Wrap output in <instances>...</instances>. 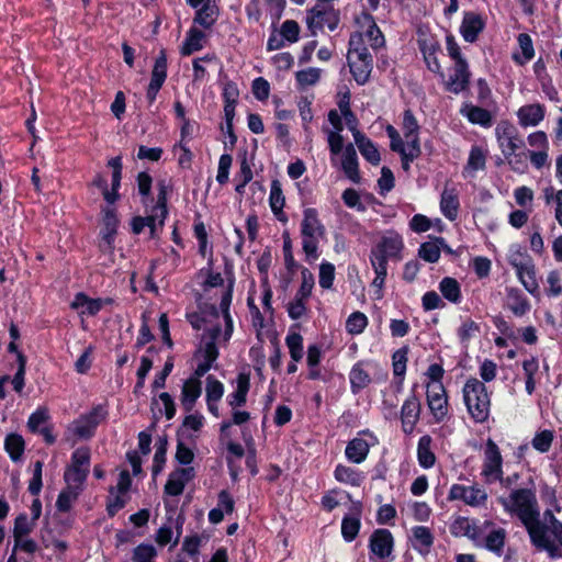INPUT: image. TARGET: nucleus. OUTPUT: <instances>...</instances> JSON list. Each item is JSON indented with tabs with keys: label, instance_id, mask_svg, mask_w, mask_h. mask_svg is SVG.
<instances>
[{
	"label": "nucleus",
	"instance_id": "6ab92c4d",
	"mask_svg": "<svg viewBox=\"0 0 562 562\" xmlns=\"http://www.w3.org/2000/svg\"><path fill=\"white\" fill-rule=\"evenodd\" d=\"M540 533L546 544L532 543L540 550L547 551L551 557H555L560 548H562V522L543 526L539 521Z\"/></svg>",
	"mask_w": 562,
	"mask_h": 562
},
{
	"label": "nucleus",
	"instance_id": "cd10ccee",
	"mask_svg": "<svg viewBox=\"0 0 562 562\" xmlns=\"http://www.w3.org/2000/svg\"><path fill=\"white\" fill-rule=\"evenodd\" d=\"M517 277L525 289L532 295H537L539 291L536 278L535 266L531 261L515 262Z\"/></svg>",
	"mask_w": 562,
	"mask_h": 562
},
{
	"label": "nucleus",
	"instance_id": "864d4df0",
	"mask_svg": "<svg viewBox=\"0 0 562 562\" xmlns=\"http://www.w3.org/2000/svg\"><path fill=\"white\" fill-rule=\"evenodd\" d=\"M322 76V70L319 68L310 67L306 69L299 70L295 74V80L299 89L303 90L307 87L315 86Z\"/></svg>",
	"mask_w": 562,
	"mask_h": 562
},
{
	"label": "nucleus",
	"instance_id": "473e14b6",
	"mask_svg": "<svg viewBox=\"0 0 562 562\" xmlns=\"http://www.w3.org/2000/svg\"><path fill=\"white\" fill-rule=\"evenodd\" d=\"M108 302V300L91 299L83 293H78L72 300L70 306L74 310H77L81 315L93 316Z\"/></svg>",
	"mask_w": 562,
	"mask_h": 562
},
{
	"label": "nucleus",
	"instance_id": "ea45409f",
	"mask_svg": "<svg viewBox=\"0 0 562 562\" xmlns=\"http://www.w3.org/2000/svg\"><path fill=\"white\" fill-rule=\"evenodd\" d=\"M334 477L336 481L351 486H360L366 479L362 472L344 464H338L335 468Z\"/></svg>",
	"mask_w": 562,
	"mask_h": 562
},
{
	"label": "nucleus",
	"instance_id": "0e129e2a",
	"mask_svg": "<svg viewBox=\"0 0 562 562\" xmlns=\"http://www.w3.org/2000/svg\"><path fill=\"white\" fill-rule=\"evenodd\" d=\"M553 438V431L544 429L535 435L531 445L535 450H537L540 453H544L550 450Z\"/></svg>",
	"mask_w": 562,
	"mask_h": 562
},
{
	"label": "nucleus",
	"instance_id": "4468645a",
	"mask_svg": "<svg viewBox=\"0 0 562 562\" xmlns=\"http://www.w3.org/2000/svg\"><path fill=\"white\" fill-rule=\"evenodd\" d=\"M378 443L376 437L368 431H360L346 447V458L352 463H362L370 451L371 447Z\"/></svg>",
	"mask_w": 562,
	"mask_h": 562
},
{
	"label": "nucleus",
	"instance_id": "dca6fc26",
	"mask_svg": "<svg viewBox=\"0 0 562 562\" xmlns=\"http://www.w3.org/2000/svg\"><path fill=\"white\" fill-rule=\"evenodd\" d=\"M119 217L115 207L102 209V228L100 232V247L103 251H112L119 227Z\"/></svg>",
	"mask_w": 562,
	"mask_h": 562
},
{
	"label": "nucleus",
	"instance_id": "0eeeda50",
	"mask_svg": "<svg viewBox=\"0 0 562 562\" xmlns=\"http://www.w3.org/2000/svg\"><path fill=\"white\" fill-rule=\"evenodd\" d=\"M348 65L355 80L364 85L372 70V58L368 47L362 45V34H352L349 40Z\"/></svg>",
	"mask_w": 562,
	"mask_h": 562
},
{
	"label": "nucleus",
	"instance_id": "1a4fd4ad",
	"mask_svg": "<svg viewBox=\"0 0 562 562\" xmlns=\"http://www.w3.org/2000/svg\"><path fill=\"white\" fill-rule=\"evenodd\" d=\"M106 411L99 405L86 415L74 420L66 430L65 438L75 445L79 440H87L94 435L98 425L105 419Z\"/></svg>",
	"mask_w": 562,
	"mask_h": 562
},
{
	"label": "nucleus",
	"instance_id": "f3484780",
	"mask_svg": "<svg viewBox=\"0 0 562 562\" xmlns=\"http://www.w3.org/2000/svg\"><path fill=\"white\" fill-rule=\"evenodd\" d=\"M427 406L436 422H442L449 412L448 395L445 387L435 385L426 390Z\"/></svg>",
	"mask_w": 562,
	"mask_h": 562
},
{
	"label": "nucleus",
	"instance_id": "423d86ee",
	"mask_svg": "<svg viewBox=\"0 0 562 562\" xmlns=\"http://www.w3.org/2000/svg\"><path fill=\"white\" fill-rule=\"evenodd\" d=\"M463 401L468 413L475 423H484L490 416L491 395L485 384L471 378L467 380L462 389Z\"/></svg>",
	"mask_w": 562,
	"mask_h": 562
},
{
	"label": "nucleus",
	"instance_id": "f704fd0d",
	"mask_svg": "<svg viewBox=\"0 0 562 562\" xmlns=\"http://www.w3.org/2000/svg\"><path fill=\"white\" fill-rule=\"evenodd\" d=\"M349 381L351 392L353 394L359 393L361 390L367 387L371 382V376L366 368V363L360 361L357 362L350 370Z\"/></svg>",
	"mask_w": 562,
	"mask_h": 562
},
{
	"label": "nucleus",
	"instance_id": "2eb2a0df",
	"mask_svg": "<svg viewBox=\"0 0 562 562\" xmlns=\"http://www.w3.org/2000/svg\"><path fill=\"white\" fill-rule=\"evenodd\" d=\"M356 23L358 25V31L353 34H362V45L367 42L369 46L374 49L384 45V36L372 15L367 12H362L357 16Z\"/></svg>",
	"mask_w": 562,
	"mask_h": 562
},
{
	"label": "nucleus",
	"instance_id": "49530a36",
	"mask_svg": "<svg viewBox=\"0 0 562 562\" xmlns=\"http://www.w3.org/2000/svg\"><path fill=\"white\" fill-rule=\"evenodd\" d=\"M460 112L473 124H479L484 127H488L492 124L491 113L480 106L467 104Z\"/></svg>",
	"mask_w": 562,
	"mask_h": 562
},
{
	"label": "nucleus",
	"instance_id": "13d9d810",
	"mask_svg": "<svg viewBox=\"0 0 562 562\" xmlns=\"http://www.w3.org/2000/svg\"><path fill=\"white\" fill-rule=\"evenodd\" d=\"M4 447L10 458L18 461L24 451V440L20 435L10 434L5 438Z\"/></svg>",
	"mask_w": 562,
	"mask_h": 562
},
{
	"label": "nucleus",
	"instance_id": "338daca9",
	"mask_svg": "<svg viewBox=\"0 0 562 562\" xmlns=\"http://www.w3.org/2000/svg\"><path fill=\"white\" fill-rule=\"evenodd\" d=\"M547 203H554L555 220L562 226V190H554L552 187L543 191Z\"/></svg>",
	"mask_w": 562,
	"mask_h": 562
},
{
	"label": "nucleus",
	"instance_id": "79ce46f5",
	"mask_svg": "<svg viewBox=\"0 0 562 562\" xmlns=\"http://www.w3.org/2000/svg\"><path fill=\"white\" fill-rule=\"evenodd\" d=\"M438 289L443 299L452 304H459L462 300V292L460 283L451 277H445L438 285Z\"/></svg>",
	"mask_w": 562,
	"mask_h": 562
},
{
	"label": "nucleus",
	"instance_id": "a211bd4d",
	"mask_svg": "<svg viewBox=\"0 0 562 562\" xmlns=\"http://www.w3.org/2000/svg\"><path fill=\"white\" fill-rule=\"evenodd\" d=\"M470 71L465 60H459L449 69L448 77L445 79L447 91L458 94L468 88Z\"/></svg>",
	"mask_w": 562,
	"mask_h": 562
},
{
	"label": "nucleus",
	"instance_id": "5fc2aeb1",
	"mask_svg": "<svg viewBox=\"0 0 562 562\" xmlns=\"http://www.w3.org/2000/svg\"><path fill=\"white\" fill-rule=\"evenodd\" d=\"M479 333V324L469 317L461 318V325L457 329V336L462 345H468Z\"/></svg>",
	"mask_w": 562,
	"mask_h": 562
},
{
	"label": "nucleus",
	"instance_id": "de8ad7c7",
	"mask_svg": "<svg viewBox=\"0 0 562 562\" xmlns=\"http://www.w3.org/2000/svg\"><path fill=\"white\" fill-rule=\"evenodd\" d=\"M517 42L519 50L513 55V58L517 64L524 65L531 60L535 56L532 41L528 34L521 33L518 35Z\"/></svg>",
	"mask_w": 562,
	"mask_h": 562
},
{
	"label": "nucleus",
	"instance_id": "7ed1b4c3",
	"mask_svg": "<svg viewBox=\"0 0 562 562\" xmlns=\"http://www.w3.org/2000/svg\"><path fill=\"white\" fill-rule=\"evenodd\" d=\"M402 131L405 142L395 127L392 125L386 127L387 136L391 139V149L401 155L403 168L408 170L411 162L417 158L420 153L418 136L419 125L409 110L404 112Z\"/></svg>",
	"mask_w": 562,
	"mask_h": 562
},
{
	"label": "nucleus",
	"instance_id": "c03bdc74",
	"mask_svg": "<svg viewBox=\"0 0 562 562\" xmlns=\"http://www.w3.org/2000/svg\"><path fill=\"white\" fill-rule=\"evenodd\" d=\"M432 439L430 436H422L417 445V459L418 463L424 469L431 468L436 462V457L431 451Z\"/></svg>",
	"mask_w": 562,
	"mask_h": 562
},
{
	"label": "nucleus",
	"instance_id": "2f4dec72",
	"mask_svg": "<svg viewBox=\"0 0 562 562\" xmlns=\"http://www.w3.org/2000/svg\"><path fill=\"white\" fill-rule=\"evenodd\" d=\"M206 43V35L203 31L195 26L190 27L187 32L186 38L180 46V54L183 56H190L193 53L201 50Z\"/></svg>",
	"mask_w": 562,
	"mask_h": 562
},
{
	"label": "nucleus",
	"instance_id": "6e6d98bb",
	"mask_svg": "<svg viewBox=\"0 0 562 562\" xmlns=\"http://www.w3.org/2000/svg\"><path fill=\"white\" fill-rule=\"evenodd\" d=\"M80 491L78 486H67L63 490L56 501V507L59 512H68L75 501L78 498Z\"/></svg>",
	"mask_w": 562,
	"mask_h": 562
},
{
	"label": "nucleus",
	"instance_id": "4be33fe9",
	"mask_svg": "<svg viewBox=\"0 0 562 562\" xmlns=\"http://www.w3.org/2000/svg\"><path fill=\"white\" fill-rule=\"evenodd\" d=\"M516 116L520 127H536L544 120L546 106L540 103L525 104L517 110Z\"/></svg>",
	"mask_w": 562,
	"mask_h": 562
},
{
	"label": "nucleus",
	"instance_id": "20e7f679",
	"mask_svg": "<svg viewBox=\"0 0 562 562\" xmlns=\"http://www.w3.org/2000/svg\"><path fill=\"white\" fill-rule=\"evenodd\" d=\"M326 227L319 218L318 211L315 207L304 209L300 223V237L307 262L312 263L319 258V245L326 239Z\"/></svg>",
	"mask_w": 562,
	"mask_h": 562
},
{
	"label": "nucleus",
	"instance_id": "a18cd8bd",
	"mask_svg": "<svg viewBox=\"0 0 562 562\" xmlns=\"http://www.w3.org/2000/svg\"><path fill=\"white\" fill-rule=\"evenodd\" d=\"M314 100V95H302L297 100V109L300 113V117L302 120V126L306 134L307 138H311L312 131H311V123L313 121L314 114L312 111V102Z\"/></svg>",
	"mask_w": 562,
	"mask_h": 562
},
{
	"label": "nucleus",
	"instance_id": "aec40b11",
	"mask_svg": "<svg viewBox=\"0 0 562 562\" xmlns=\"http://www.w3.org/2000/svg\"><path fill=\"white\" fill-rule=\"evenodd\" d=\"M422 405L418 397L414 394L409 395L403 403L401 408L402 429L405 434H412L419 420Z\"/></svg>",
	"mask_w": 562,
	"mask_h": 562
},
{
	"label": "nucleus",
	"instance_id": "c9c22d12",
	"mask_svg": "<svg viewBox=\"0 0 562 562\" xmlns=\"http://www.w3.org/2000/svg\"><path fill=\"white\" fill-rule=\"evenodd\" d=\"M250 387V379L246 373L238 374L236 379V390L228 395V404L233 407H240L246 403L247 394Z\"/></svg>",
	"mask_w": 562,
	"mask_h": 562
},
{
	"label": "nucleus",
	"instance_id": "412c9836",
	"mask_svg": "<svg viewBox=\"0 0 562 562\" xmlns=\"http://www.w3.org/2000/svg\"><path fill=\"white\" fill-rule=\"evenodd\" d=\"M167 78V57L164 50L160 52L159 56L156 58L151 78L147 89V99L149 102H154L157 93L162 87L165 80Z\"/></svg>",
	"mask_w": 562,
	"mask_h": 562
},
{
	"label": "nucleus",
	"instance_id": "4c0bfd02",
	"mask_svg": "<svg viewBox=\"0 0 562 562\" xmlns=\"http://www.w3.org/2000/svg\"><path fill=\"white\" fill-rule=\"evenodd\" d=\"M370 261L375 272V277L371 283L372 295L374 300H381L383 297V286L387 274V266L383 265V261L378 258H370Z\"/></svg>",
	"mask_w": 562,
	"mask_h": 562
},
{
	"label": "nucleus",
	"instance_id": "bf43d9fd",
	"mask_svg": "<svg viewBox=\"0 0 562 562\" xmlns=\"http://www.w3.org/2000/svg\"><path fill=\"white\" fill-rule=\"evenodd\" d=\"M445 370L442 366L438 363H432L428 367L425 372V387L426 390L432 389L435 385L439 387H445L442 384Z\"/></svg>",
	"mask_w": 562,
	"mask_h": 562
},
{
	"label": "nucleus",
	"instance_id": "a878e982",
	"mask_svg": "<svg viewBox=\"0 0 562 562\" xmlns=\"http://www.w3.org/2000/svg\"><path fill=\"white\" fill-rule=\"evenodd\" d=\"M362 506L359 502L352 504L350 514L346 515L341 521V536L347 542L355 540L359 533Z\"/></svg>",
	"mask_w": 562,
	"mask_h": 562
},
{
	"label": "nucleus",
	"instance_id": "69168bd1",
	"mask_svg": "<svg viewBox=\"0 0 562 562\" xmlns=\"http://www.w3.org/2000/svg\"><path fill=\"white\" fill-rule=\"evenodd\" d=\"M341 199L349 209L356 210L357 212H364L367 210V205L362 202L360 193L352 188L346 189L341 194Z\"/></svg>",
	"mask_w": 562,
	"mask_h": 562
},
{
	"label": "nucleus",
	"instance_id": "e433bc0d",
	"mask_svg": "<svg viewBox=\"0 0 562 562\" xmlns=\"http://www.w3.org/2000/svg\"><path fill=\"white\" fill-rule=\"evenodd\" d=\"M412 543L422 554L429 552L430 547L434 543V536L428 527L416 526L412 528Z\"/></svg>",
	"mask_w": 562,
	"mask_h": 562
},
{
	"label": "nucleus",
	"instance_id": "bb28decb",
	"mask_svg": "<svg viewBox=\"0 0 562 562\" xmlns=\"http://www.w3.org/2000/svg\"><path fill=\"white\" fill-rule=\"evenodd\" d=\"M224 392V384L221 381L213 375H209L206 378L205 401L209 412L215 417H218L220 415L218 403L222 400Z\"/></svg>",
	"mask_w": 562,
	"mask_h": 562
},
{
	"label": "nucleus",
	"instance_id": "603ef678",
	"mask_svg": "<svg viewBox=\"0 0 562 562\" xmlns=\"http://www.w3.org/2000/svg\"><path fill=\"white\" fill-rule=\"evenodd\" d=\"M217 18V9L212 4V0H207L206 3L198 8L194 23L202 25L205 29L211 27Z\"/></svg>",
	"mask_w": 562,
	"mask_h": 562
},
{
	"label": "nucleus",
	"instance_id": "f8f14e48",
	"mask_svg": "<svg viewBox=\"0 0 562 562\" xmlns=\"http://www.w3.org/2000/svg\"><path fill=\"white\" fill-rule=\"evenodd\" d=\"M493 526L492 521L480 522L468 517H456L450 525V532L454 537H467L474 544L483 540V531H487Z\"/></svg>",
	"mask_w": 562,
	"mask_h": 562
},
{
	"label": "nucleus",
	"instance_id": "39448f33",
	"mask_svg": "<svg viewBox=\"0 0 562 562\" xmlns=\"http://www.w3.org/2000/svg\"><path fill=\"white\" fill-rule=\"evenodd\" d=\"M495 137L498 148L510 169L520 175L525 173L528 169L527 154L517 151L520 147L517 128L508 121H501L495 127Z\"/></svg>",
	"mask_w": 562,
	"mask_h": 562
},
{
	"label": "nucleus",
	"instance_id": "774afa93",
	"mask_svg": "<svg viewBox=\"0 0 562 562\" xmlns=\"http://www.w3.org/2000/svg\"><path fill=\"white\" fill-rule=\"evenodd\" d=\"M367 325L368 318L363 313L360 312L352 313L346 322L347 331L352 335L361 334Z\"/></svg>",
	"mask_w": 562,
	"mask_h": 562
},
{
	"label": "nucleus",
	"instance_id": "c85d7f7f",
	"mask_svg": "<svg viewBox=\"0 0 562 562\" xmlns=\"http://www.w3.org/2000/svg\"><path fill=\"white\" fill-rule=\"evenodd\" d=\"M484 29V21L481 15L474 12H467L460 26V33L464 41L473 43Z\"/></svg>",
	"mask_w": 562,
	"mask_h": 562
},
{
	"label": "nucleus",
	"instance_id": "b1692460",
	"mask_svg": "<svg viewBox=\"0 0 562 562\" xmlns=\"http://www.w3.org/2000/svg\"><path fill=\"white\" fill-rule=\"evenodd\" d=\"M194 477V469L191 467L177 469L170 473L168 481L165 485L166 494L170 496L180 495L187 483Z\"/></svg>",
	"mask_w": 562,
	"mask_h": 562
},
{
	"label": "nucleus",
	"instance_id": "58836bf2",
	"mask_svg": "<svg viewBox=\"0 0 562 562\" xmlns=\"http://www.w3.org/2000/svg\"><path fill=\"white\" fill-rule=\"evenodd\" d=\"M446 248L443 238L437 237L419 246L418 256L426 262L435 263L440 259L441 249Z\"/></svg>",
	"mask_w": 562,
	"mask_h": 562
},
{
	"label": "nucleus",
	"instance_id": "680f3d73",
	"mask_svg": "<svg viewBox=\"0 0 562 562\" xmlns=\"http://www.w3.org/2000/svg\"><path fill=\"white\" fill-rule=\"evenodd\" d=\"M285 344L290 356L294 362H299L303 358V338L297 333H291L285 338Z\"/></svg>",
	"mask_w": 562,
	"mask_h": 562
},
{
	"label": "nucleus",
	"instance_id": "052dcab7",
	"mask_svg": "<svg viewBox=\"0 0 562 562\" xmlns=\"http://www.w3.org/2000/svg\"><path fill=\"white\" fill-rule=\"evenodd\" d=\"M180 533L181 531L178 528L175 530L171 525H164L157 531L156 541L159 546H166L169 543L176 546Z\"/></svg>",
	"mask_w": 562,
	"mask_h": 562
},
{
	"label": "nucleus",
	"instance_id": "7c9ffc66",
	"mask_svg": "<svg viewBox=\"0 0 562 562\" xmlns=\"http://www.w3.org/2000/svg\"><path fill=\"white\" fill-rule=\"evenodd\" d=\"M459 193L454 188L446 187L441 193L440 211L449 221H454L459 214Z\"/></svg>",
	"mask_w": 562,
	"mask_h": 562
},
{
	"label": "nucleus",
	"instance_id": "6e6552de",
	"mask_svg": "<svg viewBox=\"0 0 562 562\" xmlns=\"http://www.w3.org/2000/svg\"><path fill=\"white\" fill-rule=\"evenodd\" d=\"M167 187L165 183H159L156 205L147 216H135L132 222V232L140 234L147 227L151 238L156 236L157 229L161 228L167 217Z\"/></svg>",
	"mask_w": 562,
	"mask_h": 562
},
{
	"label": "nucleus",
	"instance_id": "f03ea898",
	"mask_svg": "<svg viewBox=\"0 0 562 562\" xmlns=\"http://www.w3.org/2000/svg\"><path fill=\"white\" fill-rule=\"evenodd\" d=\"M497 502L507 514L516 516L520 520L530 537L531 543L546 544L540 533V509L533 490L516 488L507 496H499Z\"/></svg>",
	"mask_w": 562,
	"mask_h": 562
},
{
	"label": "nucleus",
	"instance_id": "72a5a7b5",
	"mask_svg": "<svg viewBox=\"0 0 562 562\" xmlns=\"http://www.w3.org/2000/svg\"><path fill=\"white\" fill-rule=\"evenodd\" d=\"M341 169L352 182L357 183L360 181L357 153L352 145L346 146L342 150Z\"/></svg>",
	"mask_w": 562,
	"mask_h": 562
},
{
	"label": "nucleus",
	"instance_id": "37998d69",
	"mask_svg": "<svg viewBox=\"0 0 562 562\" xmlns=\"http://www.w3.org/2000/svg\"><path fill=\"white\" fill-rule=\"evenodd\" d=\"M355 143L361 155L372 165H378L381 160L380 153L374 144L359 131H355Z\"/></svg>",
	"mask_w": 562,
	"mask_h": 562
},
{
	"label": "nucleus",
	"instance_id": "f257e3e1",
	"mask_svg": "<svg viewBox=\"0 0 562 562\" xmlns=\"http://www.w3.org/2000/svg\"><path fill=\"white\" fill-rule=\"evenodd\" d=\"M233 282H229L221 295L220 308L225 329L222 331L218 327L207 328L209 336L203 338V342L198 350L199 361L193 375L183 382L181 389L180 402L184 411L191 412L202 393L201 378L212 368L218 357V350L215 341H228L233 334V319L229 315L232 303Z\"/></svg>",
	"mask_w": 562,
	"mask_h": 562
},
{
	"label": "nucleus",
	"instance_id": "8fccbe9b",
	"mask_svg": "<svg viewBox=\"0 0 562 562\" xmlns=\"http://www.w3.org/2000/svg\"><path fill=\"white\" fill-rule=\"evenodd\" d=\"M522 370L526 376V392L531 395L537 386V374L539 372V361L535 357H529L522 361Z\"/></svg>",
	"mask_w": 562,
	"mask_h": 562
},
{
	"label": "nucleus",
	"instance_id": "e2e57ef3",
	"mask_svg": "<svg viewBox=\"0 0 562 562\" xmlns=\"http://www.w3.org/2000/svg\"><path fill=\"white\" fill-rule=\"evenodd\" d=\"M128 496L127 494L120 493L114 488H110L109 498L106 504V510L110 516H114L119 510H121L127 503Z\"/></svg>",
	"mask_w": 562,
	"mask_h": 562
},
{
	"label": "nucleus",
	"instance_id": "ddd939ff",
	"mask_svg": "<svg viewBox=\"0 0 562 562\" xmlns=\"http://www.w3.org/2000/svg\"><path fill=\"white\" fill-rule=\"evenodd\" d=\"M403 248L404 241L402 236L396 232H387L372 249L370 258H378L383 261V265L387 266L389 259H401Z\"/></svg>",
	"mask_w": 562,
	"mask_h": 562
},
{
	"label": "nucleus",
	"instance_id": "3c124183",
	"mask_svg": "<svg viewBox=\"0 0 562 562\" xmlns=\"http://www.w3.org/2000/svg\"><path fill=\"white\" fill-rule=\"evenodd\" d=\"M507 305L517 316H522L530 310L527 299L517 289L508 290Z\"/></svg>",
	"mask_w": 562,
	"mask_h": 562
},
{
	"label": "nucleus",
	"instance_id": "9b49d317",
	"mask_svg": "<svg viewBox=\"0 0 562 562\" xmlns=\"http://www.w3.org/2000/svg\"><path fill=\"white\" fill-rule=\"evenodd\" d=\"M448 499L462 501L468 506L481 508L486 505L488 494L486 490L479 484L463 485L456 483L450 486Z\"/></svg>",
	"mask_w": 562,
	"mask_h": 562
},
{
	"label": "nucleus",
	"instance_id": "a19ab883",
	"mask_svg": "<svg viewBox=\"0 0 562 562\" xmlns=\"http://www.w3.org/2000/svg\"><path fill=\"white\" fill-rule=\"evenodd\" d=\"M483 531V540L475 546L485 548L492 552L501 554L505 543L506 532L502 528L493 529L487 535Z\"/></svg>",
	"mask_w": 562,
	"mask_h": 562
},
{
	"label": "nucleus",
	"instance_id": "393cba45",
	"mask_svg": "<svg viewBox=\"0 0 562 562\" xmlns=\"http://www.w3.org/2000/svg\"><path fill=\"white\" fill-rule=\"evenodd\" d=\"M370 550L373 555L384 559L387 558L393 550V536L386 529L375 530L370 538Z\"/></svg>",
	"mask_w": 562,
	"mask_h": 562
},
{
	"label": "nucleus",
	"instance_id": "09e8293b",
	"mask_svg": "<svg viewBox=\"0 0 562 562\" xmlns=\"http://www.w3.org/2000/svg\"><path fill=\"white\" fill-rule=\"evenodd\" d=\"M486 164V151L479 146H473L470 150L464 176H472L474 172L484 169Z\"/></svg>",
	"mask_w": 562,
	"mask_h": 562
},
{
	"label": "nucleus",
	"instance_id": "5701e85b",
	"mask_svg": "<svg viewBox=\"0 0 562 562\" xmlns=\"http://www.w3.org/2000/svg\"><path fill=\"white\" fill-rule=\"evenodd\" d=\"M307 23L310 27H328L334 31L338 24V14L331 8H325L322 4H316L310 10L307 16Z\"/></svg>",
	"mask_w": 562,
	"mask_h": 562
},
{
	"label": "nucleus",
	"instance_id": "c756f323",
	"mask_svg": "<svg viewBox=\"0 0 562 562\" xmlns=\"http://www.w3.org/2000/svg\"><path fill=\"white\" fill-rule=\"evenodd\" d=\"M285 205V196L282 191V187L279 180L274 179L270 184V193H269V206L271 212L277 217L278 221L282 223L288 222V216L283 212V207Z\"/></svg>",
	"mask_w": 562,
	"mask_h": 562
},
{
	"label": "nucleus",
	"instance_id": "9d476101",
	"mask_svg": "<svg viewBox=\"0 0 562 562\" xmlns=\"http://www.w3.org/2000/svg\"><path fill=\"white\" fill-rule=\"evenodd\" d=\"M481 475L487 484L499 482L507 487L513 483L509 477L504 479L503 457L498 446L492 439H487L485 443Z\"/></svg>",
	"mask_w": 562,
	"mask_h": 562
},
{
	"label": "nucleus",
	"instance_id": "4d7b16f0",
	"mask_svg": "<svg viewBox=\"0 0 562 562\" xmlns=\"http://www.w3.org/2000/svg\"><path fill=\"white\" fill-rule=\"evenodd\" d=\"M347 498H349L348 493L340 490H330L323 495L321 505L326 512H331Z\"/></svg>",
	"mask_w": 562,
	"mask_h": 562
}]
</instances>
